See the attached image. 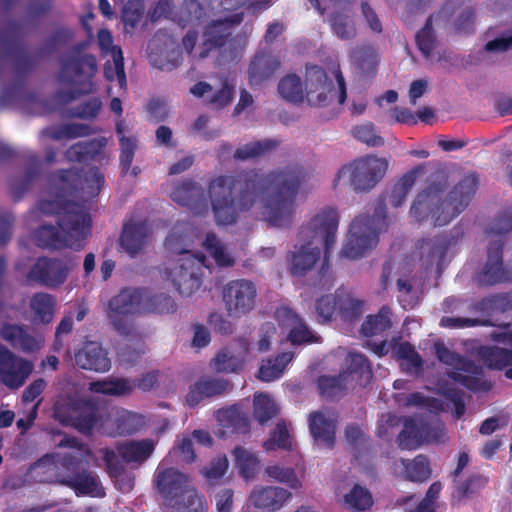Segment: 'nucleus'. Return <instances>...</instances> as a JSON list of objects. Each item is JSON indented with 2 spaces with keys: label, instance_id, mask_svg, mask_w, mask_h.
Wrapping results in <instances>:
<instances>
[{
  "label": "nucleus",
  "instance_id": "f257e3e1",
  "mask_svg": "<svg viewBox=\"0 0 512 512\" xmlns=\"http://www.w3.org/2000/svg\"><path fill=\"white\" fill-rule=\"evenodd\" d=\"M307 173L301 165H287L267 174L248 169L219 175L208 185L209 199L217 225H233L239 213L251 210L261 194V213L271 227L287 228L293 223L297 196Z\"/></svg>",
  "mask_w": 512,
  "mask_h": 512
},
{
  "label": "nucleus",
  "instance_id": "f03ea898",
  "mask_svg": "<svg viewBox=\"0 0 512 512\" xmlns=\"http://www.w3.org/2000/svg\"><path fill=\"white\" fill-rule=\"evenodd\" d=\"M478 183V176L469 173L446 193L449 177L444 171H437L430 176L428 185L416 196L410 215L417 222L432 218L434 226L447 225L468 207Z\"/></svg>",
  "mask_w": 512,
  "mask_h": 512
},
{
  "label": "nucleus",
  "instance_id": "7ed1b4c3",
  "mask_svg": "<svg viewBox=\"0 0 512 512\" xmlns=\"http://www.w3.org/2000/svg\"><path fill=\"white\" fill-rule=\"evenodd\" d=\"M57 224L63 235L57 227L49 224H42L33 232L37 247L49 250H80L91 232V217L84 206H70V210L57 219Z\"/></svg>",
  "mask_w": 512,
  "mask_h": 512
},
{
  "label": "nucleus",
  "instance_id": "20e7f679",
  "mask_svg": "<svg viewBox=\"0 0 512 512\" xmlns=\"http://www.w3.org/2000/svg\"><path fill=\"white\" fill-rule=\"evenodd\" d=\"M88 42L81 41L73 45L69 53L62 59L59 80L75 85L72 90H58L55 99L68 104L81 96L92 93L95 89L93 78L98 67L97 59L92 54L84 53Z\"/></svg>",
  "mask_w": 512,
  "mask_h": 512
},
{
  "label": "nucleus",
  "instance_id": "39448f33",
  "mask_svg": "<svg viewBox=\"0 0 512 512\" xmlns=\"http://www.w3.org/2000/svg\"><path fill=\"white\" fill-rule=\"evenodd\" d=\"M387 208L384 199L377 200L373 215H360L350 224L349 234L341 250V256L359 259L378 243L379 234L388 229Z\"/></svg>",
  "mask_w": 512,
  "mask_h": 512
},
{
  "label": "nucleus",
  "instance_id": "423d86ee",
  "mask_svg": "<svg viewBox=\"0 0 512 512\" xmlns=\"http://www.w3.org/2000/svg\"><path fill=\"white\" fill-rule=\"evenodd\" d=\"M242 20V14H234L207 24L202 34L198 57L205 59L211 52L218 51L220 61L224 63L237 61L246 46V39L239 35L233 36V26L240 24Z\"/></svg>",
  "mask_w": 512,
  "mask_h": 512
},
{
  "label": "nucleus",
  "instance_id": "0eeeda50",
  "mask_svg": "<svg viewBox=\"0 0 512 512\" xmlns=\"http://www.w3.org/2000/svg\"><path fill=\"white\" fill-rule=\"evenodd\" d=\"M53 417L64 426H70L84 435L104 426V415L93 401L76 395H60L53 404Z\"/></svg>",
  "mask_w": 512,
  "mask_h": 512
},
{
  "label": "nucleus",
  "instance_id": "6e6552de",
  "mask_svg": "<svg viewBox=\"0 0 512 512\" xmlns=\"http://www.w3.org/2000/svg\"><path fill=\"white\" fill-rule=\"evenodd\" d=\"M62 471L54 476L37 478L40 483H58L72 489L77 496L103 497L104 489L99 477L92 473L81 457L67 453L60 460Z\"/></svg>",
  "mask_w": 512,
  "mask_h": 512
},
{
  "label": "nucleus",
  "instance_id": "1a4fd4ad",
  "mask_svg": "<svg viewBox=\"0 0 512 512\" xmlns=\"http://www.w3.org/2000/svg\"><path fill=\"white\" fill-rule=\"evenodd\" d=\"M434 352L442 364L452 368L447 377L471 392L487 391L490 385L484 378V369L475 361L450 350L442 341L435 342Z\"/></svg>",
  "mask_w": 512,
  "mask_h": 512
},
{
  "label": "nucleus",
  "instance_id": "9d476101",
  "mask_svg": "<svg viewBox=\"0 0 512 512\" xmlns=\"http://www.w3.org/2000/svg\"><path fill=\"white\" fill-rule=\"evenodd\" d=\"M339 225V215L334 208H325L311 218L306 226H303L300 235L315 239L320 237L324 243V259L321 269L318 273V285L322 289L329 290L333 284L332 274L330 272L329 256L330 251L335 244L336 232Z\"/></svg>",
  "mask_w": 512,
  "mask_h": 512
},
{
  "label": "nucleus",
  "instance_id": "9b49d317",
  "mask_svg": "<svg viewBox=\"0 0 512 512\" xmlns=\"http://www.w3.org/2000/svg\"><path fill=\"white\" fill-rule=\"evenodd\" d=\"M58 179L59 190L63 194L85 201L97 197L105 182L104 175L97 167H90L87 170L76 168L60 170Z\"/></svg>",
  "mask_w": 512,
  "mask_h": 512
},
{
  "label": "nucleus",
  "instance_id": "f8f14e48",
  "mask_svg": "<svg viewBox=\"0 0 512 512\" xmlns=\"http://www.w3.org/2000/svg\"><path fill=\"white\" fill-rule=\"evenodd\" d=\"M386 167L385 161L374 156L356 159L339 169L334 179V187L338 185L342 177L348 175L349 183L355 192H368L382 179Z\"/></svg>",
  "mask_w": 512,
  "mask_h": 512
},
{
  "label": "nucleus",
  "instance_id": "ddd939ff",
  "mask_svg": "<svg viewBox=\"0 0 512 512\" xmlns=\"http://www.w3.org/2000/svg\"><path fill=\"white\" fill-rule=\"evenodd\" d=\"M179 254L177 264L168 269L167 277L180 295L189 297L201 287L205 256L194 255L188 250Z\"/></svg>",
  "mask_w": 512,
  "mask_h": 512
},
{
  "label": "nucleus",
  "instance_id": "4468645a",
  "mask_svg": "<svg viewBox=\"0 0 512 512\" xmlns=\"http://www.w3.org/2000/svg\"><path fill=\"white\" fill-rule=\"evenodd\" d=\"M70 271L68 262L57 257L40 256L27 272V284H37L49 289L63 285Z\"/></svg>",
  "mask_w": 512,
  "mask_h": 512
},
{
  "label": "nucleus",
  "instance_id": "2eb2a0df",
  "mask_svg": "<svg viewBox=\"0 0 512 512\" xmlns=\"http://www.w3.org/2000/svg\"><path fill=\"white\" fill-rule=\"evenodd\" d=\"M256 298V285L248 279L231 280L222 289L225 309L232 317H241L251 312L255 307Z\"/></svg>",
  "mask_w": 512,
  "mask_h": 512
},
{
  "label": "nucleus",
  "instance_id": "dca6fc26",
  "mask_svg": "<svg viewBox=\"0 0 512 512\" xmlns=\"http://www.w3.org/2000/svg\"><path fill=\"white\" fill-rule=\"evenodd\" d=\"M503 247L504 242L500 239L489 243L486 260L474 276L479 286L512 283V268L504 263Z\"/></svg>",
  "mask_w": 512,
  "mask_h": 512
},
{
  "label": "nucleus",
  "instance_id": "f3484780",
  "mask_svg": "<svg viewBox=\"0 0 512 512\" xmlns=\"http://www.w3.org/2000/svg\"><path fill=\"white\" fill-rule=\"evenodd\" d=\"M154 485L158 493L170 507H175L186 490L192 487L188 475L175 468L158 466L155 472Z\"/></svg>",
  "mask_w": 512,
  "mask_h": 512
},
{
  "label": "nucleus",
  "instance_id": "a211bd4d",
  "mask_svg": "<svg viewBox=\"0 0 512 512\" xmlns=\"http://www.w3.org/2000/svg\"><path fill=\"white\" fill-rule=\"evenodd\" d=\"M144 300V289L124 288L113 296L108 303L110 318L116 331L121 335H129L130 327L119 317L138 311Z\"/></svg>",
  "mask_w": 512,
  "mask_h": 512
},
{
  "label": "nucleus",
  "instance_id": "6ab92c4d",
  "mask_svg": "<svg viewBox=\"0 0 512 512\" xmlns=\"http://www.w3.org/2000/svg\"><path fill=\"white\" fill-rule=\"evenodd\" d=\"M32 371V362L16 356L5 346L0 347V377L4 385L20 388Z\"/></svg>",
  "mask_w": 512,
  "mask_h": 512
},
{
  "label": "nucleus",
  "instance_id": "aec40b11",
  "mask_svg": "<svg viewBox=\"0 0 512 512\" xmlns=\"http://www.w3.org/2000/svg\"><path fill=\"white\" fill-rule=\"evenodd\" d=\"M281 68V60L278 55L268 50H258L250 59L247 68L249 85L258 87L270 81Z\"/></svg>",
  "mask_w": 512,
  "mask_h": 512
},
{
  "label": "nucleus",
  "instance_id": "412c9836",
  "mask_svg": "<svg viewBox=\"0 0 512 512\" xmlns=\"http://www.w3.org/2000/svg\"><path fill=\"white\" fill-rule=\"evenodd\" d=\"M248 354L249 343L241 338L218 351L210 366L218 373H238L243 369Z\"/></svg>",
  "mask_w": 512,
  "mask_h": 512
},
{
  "label": "nucleus",
  "instance_id": "4be33fe9",
  "mask_svg": "<svg viewBox=\"0 0 512 512\" xmlns=\"http://www.w3.org/2000/svg\"><path fill=\"white\" fill-rule=\"evenodd\" d=\"M171 198L179 205L189 208L194 215L200 216L208 212V201L203 188L191 179L178 184L172 191Z\"/></svg>",
  "mask_w": 512,
  "mask_h": 512
},
{
  "label": "nucleus",
  "instance_id": "5701e85b",
  "mask_svg": "<svg viewBox=\"0 0 512 512\" xmlns=\"http://www.w3.org/2000/svg\"><path fill=\"white\" fill-rule=\"evenodd\" d=\"M76 365L84 370L104 373L110 370L111 361L107 351L97 341H87L75 352Z\"/></svg>",
  "mask_w": 512,
  "mask_h": 512
},
{
  "label": "nucleus",
  "instance_id": "b1692460",
  "mask_svg": "<svg viewBox=\"0 0 512 512\" xmlns=\"http://www.w3.org/2000/svg\"><path fill=\"white\" fill-rule=\"evenodd\" d=\"M458 238L447 233H441L433 237L422 238L417 242V249L419 250L420 258L428 265L434 263L440 266L449 250V248L456 244Z\"/></svg>",
  "mask_w": 512,
  "mask_h": 512
},
{
  "label": "nucleus",
  "instance_id": "393cba45",
  "mask_svg": "<svg viewBox=\"0 0 512 512\" xmlns=\"http://www.w3.org/2000/svg\"><path fill=\"white\" fill-rule=\"evenodd\" d=\"M291 498V492L278 486L255 487L249 497L255 507L273 512L280 510Z\"/></svg>",
  "mask_w": 512,
  "mask_h": 512
},
{
  "label": "nucleus",
  "instance_id": "a878e982",
  "mask_svg": "<svg viewBox=\"0 0 512 512\" xmlns=\"http://www.w3.org/2000/svg\"><path fill=\"white\" fill-rule=\"evenodd\" d=\"M149 234L146 221H130L124 224L120 235V246L131 256L135 257L143 250Z\"/></svg>",
  "mask_w": 512,
  "mask_h": 512
},
{
  "label": "nucleus",
  "instance_id": "bb28decb",
  "mask_svg": "<svg viewBox=\"0 0 512 512\" xmlns=\"http://www.w3.org/2000/svg\"><path fill=\"white\" fill-rule=\"evenodd\" d=\"M347 369L342 371L347 374V380L351 386L366 387L372 377V367L369 359L361 353H349L346 358Z\"/></svg>",
  "mask_w": 512,
  "mask_h": 512
},
{
  "label": "nucleus",
  "instance_id": "cd10ccee",
  "mask_svg": "<svg viewBox=\"0 0 512 512\" xmlns=\"http://www.w3.org/2000/svg\"><path fill=\"white\" fill-rule=\"evenodd\" d=\"M120 457L127 464H142L148 460L154 452L155 443L152 439L127 440L116 445Z\"/></svg>",
  "mask_w": 512,
  "mask_h": 512
},
{
  "label": "nucleus",
  "instance_id": "c85d7f7f",
  "mask_svg": "<svg viewBox=\"0 0 512 512\" xmlns=\"http://www.w3.org/2000/svg\"><path fill=\"white\" fill-rule=\"evenodd\" d=\"M305 83L308 95L318 92L317 99L313 103L319 106L325 105L327 100L326 92L332 91L326 71L321 66L315 64L307 65Z\"/></svg>",
  "mask_w": 512,
  "mask_h": 512
},
{
  "label": "nucleus",
  "instance_id": "c756f323",
  "mask_svg": "<svg viewBox=\"0 0 512 512\" xmlns=\"http://www.w3.org/2000/svg\"><path fill=\"white\" fill-rule=\"evenodd\" d=\"M320 258V249L312 247V241L301 245L296 252H291L288 257L290 273L293 276H304L310 271Z\"/></svg>",
  "mask_w": 512,
  "mask_h": 512
},
{
  "label": "nucleus",
  "instance_id": "7c9ffc66",
  "mask_svg": "<svg viewBox=\"0 0 512 512\" xmlns=\"http://www.w3.org/2000/svg\"><path fill=\"white\" fill-rule=\"evenodd\" d=\"M0 334L15 349L26 353L35 352L40 349V343L37 339L29 334L21 325L6 323L2 326Z\"/></svg>",
  "mask_w": 512,
  "mask_h": 512
},
{
  "label": "nucleus",
  "instance_id": "2f4dec72",
  "mask_svg": "<svg viewBox=\"0 0 512 512\" xmlns=\"http://www.w3.org/2000/svg\"><path fill=\"white\" fill-rule=\"evenodd\" d=\"M309 430L312 437L327 448L335 444V421L327 418L323 412L316 411L309 416Z\"/></svg>",
  "mask_w": 512,
  "mask_h": 512
},
{
  "label": "nucleus",
  "instance_id": "473e14b6",
  "mask_svg": "<svg viewBox=\"0 0 512 512\" xmlns=\"http://www.w3.org/2000/svg\"><path fill=\"white\" fill-rule=\"evenodd\" d=\"M216 418L221 427L230 433L247 434L250 431L249 418L237 405L217 410Z\"/></svg>",
  "mask_w": 512,
  "mask_h": 512
},
{
  "label": "nucleus",
  "instance_id": "72a5a7b5",
  "mask_svg": "<svg viewBox=\"0 0 512 512\" xmlns=\"http://www.w3.org/2000/svg\"><path fill=\"white\" fill-rule=\"evenodd\" d=\"M332 33L340 40H352L357 35V28L352 12L347 7L333 11L328 19Z\"/></svg>",
  "mask_w": 512,
  "mask_h": 512
},
{
  "label": "nucleus",
  "instance_id": "f704fd0d",
  "mask_svg": "<svg viewBox=\"0 0 512 512\" xmlns=\"http://www.w3.org/2000/svg\"><path fill=\"white\" fill-rule=\"evenodd\" d=\"M107 144L105 137L81 141L72 145L65 153L71 162H87L95 160Z\"/></svg>",
  "mask_w": 512,
  "mask_h": 512
},
{
  "label": "nucleus",
  "instance_id": "c9c22d12",
  "mask_svg": "<svg viewBox=\"0 0 512 512\" xmlns=\"http://www.w3.org/2000/svg\"><path fill=\"white\" fill-rule=\"evenodd\" d=\"M477 354L489 370L502 371L512 366V349L496 345L480 346Z\"/></svg>",
  "mask_w": 512,
  "mask_h": 512
},
{
  "label": "nucleus",
  "instance_id": "e433bc0d",
  "mask_svg": "<svg viewBox=\"0 0 512 512\" xmlns=\"http://www.w3.org/2000/svg\"><path fill=\"white\" fill-rule=\"evenodd\" d=\"M351 386L347 380V374L340 372L338 375H321L317 379V388L320 395L327 400H338L346 395Z\"/></svg>",
  "mask_w": 512,
  "mask_h": 512
},
{
  "label": "nucleus",
  "instance_id": "4c0bfd02",
  "mask_svg": "<svg viewBox=\"0 0 512 512\" xmlns=\"http://www.w3.org/2000/svg\"><path fill=\"white\" fill-rule=\"evenodd\" d=\"M113 428L110 435H132L143 426V417L137 413L122 409L111 418Z\"/></svg>",
  "mask_w": 512,
  "mask_h": 512
},
{
  "label": "nucleus",
  "instance_id": "58836bf2",
  "mask_svg": "<svg viewBox=\"0 0 512 512\" xmlns=\"http://www.w3.org/2000/svg\"><path fill=\"white\" fill-rule=\"evenodd\" d=\"M338 315L345 322H354L363 314L364 302L344 288L337 289Z\"/></svg>",
  "mask_w": 512,
  "mask_h": 512
},
{
  "label": "nucleus",
  "instance_id": "ea45409f",
  "mask_svg": "<svg viewBox=\"0 0 512 512\" xmlns=\"http://www.w3.org/2000/svg\"><path fill=\"white\" fill-rule=\"evenodd\" d=\"M116 134L120 144V167L125 175L131 168L134 154L137 149V138L135 136H125V123L120 120L116 123Z\"/></svg>",
  "mask_w": 512,
  "mask_h": 512
},
{
  "label": "nucleus",
  "instance_id": "a19ab883",
  "mask_svg": "<svg viewBox=\"0 0 512 512\" xmlns=\"http://www.w3.org/2000/svg\"><path fill=\"white\" fill-rule=\"evenodd\" d=\"M390 315L391 310L388 306L381 307L375 315H368L361 325V334L365 337L383 334L392 327Z\"/></svg>",
  "mask_w": 512,
  "mask_h": 512
},
{
  "label": "nucleus",
  "instance_id": "79ce46f5",
  "mask_svg": "<svg viewBox=\"0 0 512 512\" xmlns=\"http://www.w3.org/2000/svg\"><path fill=\"white\" fill-rule=\"evenodd\" d=\"M421 424L412 417L403 418V429L397 436L398 447L402 450H415L422 445Z\"/></svg>",
  "mask_w": 512,
  "mask_h": 512
},
{
  "label": "nucleus",
  "instance_id": "37998d69",
  "mask_svg": "<svg viewBox=\"0 0 512 512\" xmlns=\"http://www.w3.org/2000/svg\"><path fill=\"white\" fill-rule=\"evenodd\" d=\"M282 313L293 321L288 340L293 345L310 344L318 341V337L309 329L306 323L291 309L284 308Z\"/></svg>",
  "mask_w": 512,
  "mask_h": 512
},
{
  "label": "nucleus",
  "instance_id": "c03bdc74",
  "mask_svg": "<svg viewBox=\"0 0 512 512\" xmlns=\"http://www.w3.org/2000/svg\"><path fill=\"white\" fill-rule=\"evenodd\" d=\"M206 18V10L198 0H184L175 15L182 27L199 24Z\"/></svg>",
  "mask_w": 512,
  "mask_h": 512
},
{
  "label": "nucleus",
  "instance_id": "a18cd8bd",
  "mask_svg": "<svg viewBox=\"0 0 512 512\" xmlns=\"http://www.w3.org/2000/svg\"><path fill=\"white\" fill-rule=\"evenodd\" d=\"M279 145L280 140L277 139L257 140L237 148L233 156L237 160L252 159L275 150Z\"/></svg>",
  "mask_w": 512,
  "mask_h": 512
},
{
  "label": "nucleus",
  "instance_id": "49530a36",
  "mask_svg": "<svg viewBox=\"0 0 512 512\" xmlns=\"http://www.w3.org/2000/svg\"><path fill=\"white\" fill-rule=\"evenodd\" d=\"M278 92L283 99L291 103H301L305 96L301 78L296 74H287L281 78Z\"/></svg>",
  "mask_w": 512,
  "mask_h": 512
},
{
  "label": "nucleus",
  "instance_id": "de8ad7c7",
  "mask_svg": "<svg viewBox=\"0 0 512 512\" xmlns=\"http://www.w3.org/2000/svg\"><path fill=\"white\" fill-rule=\"evenodd\" d=\"M475 309L487 314L510 311L512 310V293H497L484 297L475 304Z\"/></svg>",
  "mask_w": 512,
  "mask_h": 512
},
{
  "label": "nucleus",
  "instance_id": "09e8293b",
  "mask_svg": "<svg viewBox=\"0 0 512 512\" xmlns=\"http://www.w3.org/2000/svg\"><path fill=\"white\" fill-rule=\"evenodd\" d=\"M233 455L239 474L246 480L254 478L259 468L256 455L240 446L234 448Z\"/></svg>",
  "mask_w": 512,
  "mask_h": 512
},
{
  "label": "nucleus",
  "instance_id": "8fccbe9b",
  "mask_svg": "<svg viewBox=\"0 0 512 512\" xmlns=\"http://www.w3.org/2000/svg\"><path fill=\"white\" fill-rule=\"evenodd\" d=\"M266 451H275L277 449L290 451L292 449L291 435L284 420L277 422L270 437L263 443Z\"/></svg>",
  "mask_w": 512,
  "mask_h": 512
},
{
  "label": "nucleus",
  "instance_id": "3c124183",
  "mask_svg": "<svg viewBox=\"0 0 512 512\" xmlns=\"http://www.w3.org/2000/svg\"><path fill=\"white\" fill-rule=\"evenodd\" d=\"M265 473L270 479L285 484L290 489L299 490L302 488V481L292 467H285L280 464L268 465L265 468Z\"/></svg>",
  "mask_w": 512,
  "mask_h": 512
},
{
  "label": "nucleus",
  "instance_id": "603ef678",
  "mask_svg": "<svg viewBox=\"0 0 512 512\" xmlns=\"http://www.w3.org/2000/svg\"><path fill=\"white\" fill-rule=\"evenodd\" d=\"M144 308L155 314H172L177 310L175 300L165 293L147 295L144 290Z\"/></svg>",
  "mask_w": 512,
  "mask_h": 512
},
{
  "label": "nucleus",
  "instance_id": "864d4df0",
  "mask_svg": "<svg viewBox=\"0 0 512 512\" xmlns=\"http://www.w3.org/2000/svg\"><path fill=\"white\" fill-rule=\"evenodd\" d=\"M253 402V415L260 424H265L279 413L274 400L267 394H255Z\"/></svg>",
  "mask_w": 512,
  "mask_h": 512
},
{
  "label": "nucleus",
  "instance_id": "5fc2aeb1",
  "mask_svg": "<svg viewBox=\"0 0 512 512\" xmlns=\"http://www.w3.org/2000/svg\"><path fill=\"white\" fill-rule=\"evenodd\" d=\"M35 317L43 323H49L53 318L55 298L44 292L35 293L30 301Z\"/></svg>",
  "mask_w": 512,
  "mask_h": 512
},
{
  "label": "nucleus",
  "instance_id": "6e6d98bb",
  "mask_svg": "<svg viewBox=\"0 0 512 512\" xmlns=\"http://www.w3.org/2000/svg\"><path fill=\"white\" fill-rule=\"evenodd\" d=\"M406 478L413 482H424L431 476L429 459L425 455H418L413 460L403 462Z\"/></svg>",
  "mask_w": 512,
  "mask_h": 512
},
{
  "label": "nucleus",
  "instance_id": "4d7b16f0",
  "mask_svg": "<svg viewBox=\"0 0 512 512\" xmlns=\"http://www.w3.org/2000/svg\"><path fill=\"white\" fill-rule=\"evenodd\" d=\"M203 245L218 266L232 267L234 265V258L226 251L215 233H207Z\"/></svg>",
  "mask_w": 512,
  "mask_h": 512
},
{
  "label": "nucleus",
  "instance_id": "13d9d810",
  "mask_svg": "<svg viewBox=\"0 0 512 512\" xmlns=\"http://www.w3.org/2000/svg\"><path fill=\"white\" fill-rule=\"evenodd\" d=\"M487 482V478L480 474H472L463 481H457L454 478L452 497L453 499L462 500L483 488Z\"/></svg>",
  "mask_w": 512,
  "mask_h": 512
},
{
  "label": "nucleus",
  "instance_id": "bf43d9fd",
  "mask_svg": "<svg viewBox=\"0 0 512 512\" xmlns=\"http://www.w3.org/2000/svg\"><path fill=\"white\" fill-rule=\"evenodd\" d=\"M347 506L353 511H365L373 505V498L370 491L359 484H355L344 496Z\"/></svg>",
  "mask_w": 512,
  "mask_h": 512
},
{
  "label": "nucleus",
  "instance_id": "052dcab7",
  "mask_svg": "<svg viewBox=\"0 0 512 512\" xmlns=\"http://www.w3.org/2000/svg\"><path fill=\"white\" fill-rule=\"evenodd\" d=\"M177 512H207L208 505L204 495L199 494L192 486L180 498L175 507Z\"/></svg>",
  "mask_w": 512,
  "mask_h": 512
},
{
  "label": "nucleus",
  "instance_id": "680f3d73",
  "mask_svg": "<svg viewBox=\"0 0 512 512\" xmlns=\"http://www.w3.org/2000/svg\"><path fill=\"white\" fill-rule=\"evenodd\" d=\"M90 133V126L81 123H68L47 129V135L53 140L74 139L88 136Z\"/></svg>",
  "mask_w": 512,
  "mask_h": 512
},
{
  "label": "nucleus",
  "instance_id": "e2e57ef3",
  "mask_svg": "<svg viewBox=\"0 0 512 512\" xmlns=\"http://www.w3.org/2000/svg\"><path fill=\"white\" fill-rule=\"evenodd\" d=\"M113 66L107 61L104 65V75L108 81H118L120 88L126 87V74L124 70V58L121 48L112 50Z\"/></svg>",
  "mask_w": 512,
  "mask_h": 512
},
{
  "label": "nucleus",
  "instance_id": "0e129e2a",
  "mask_svg": "<svg viewBox=\"0 0 512 512\" xmlns=\"http://www.w3.org/2000/svg\"><path fill=\"white\" fill-rule=\"evenodd\" d=\"M416 171L405 173L398 182L393 186L390 194V203L394 207H400L406 200L408 193L415 184Z\"/></svg>",
  "mask_w": 512,
  "mask_h": 512
},
{
  "label": "nucleus",
  "instance_id": "69168bd1",
  "mask_svg": "<svg viewBox=\"0 0 512 512\" xmlns=\"http://www.w3.org/2000/svg\"><path fill=\"white\" fill-rule=\"evenodd\" d=\"M415 41L421 54L428 59L435 48V33L432 17H429L424 26L417 32Z\"/></svg>",
  "mask_w": 512,
  "mask_h": 512
},
{
  "label": "nucleus",
  "instance_id": "338daca9",
  "mask_svg": "<svg viewBox=\"0 0 512 512\" xmlns=\"http://www.w3.org/2000/svg\"><path fill=\"white\" fill-rule=\"evenodd\" d=\"M315 311L319 323L324 324L330 322L334 315L336 313L338 314L337 290L334 295H324L317 299Z\"/></svg>",
  "mask_w": 512,
  "mask_h": 512
},
{
  "label": "nucleus",
  "instance_id": "774afa93",
  "mask_svg": "<svg viewBox=\"0 0 512 512\" xmlns=\"http://www.w3.org/2000/svg\"><path fill=\"white\" fill-rule=\"evenodd\" d=\"M144 15V4L141 0H129L122 10V21L125 28H136Z\"/></svg>",
  "mask_w": 512,
  "mask_h": 512
}]
</instances>
